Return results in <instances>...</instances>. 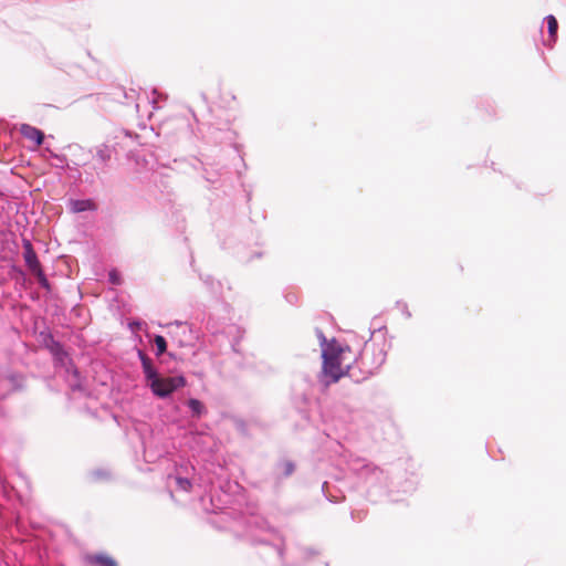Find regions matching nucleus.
Wrapping results in <instances>:
<instances>
[{
  "label": "nucleus",
  "instance_id": "1",
  "mask_svg": "<svg viewBox=\"0 0 566 566\" xmlns=\"http://www.w3.org/2000/svg\"><path fill=\"white\" fill-rule=\"evenodd\" d=\"M385 343L366 342L358 357L346 366V374L359 382L373 376L386 361Z\"/></svg>",
  "mask_w": 566,
  "mask_h": 566
},
{
  "label": "nucleus",
  "instance_id": "2",
  "mask_svg": "<svg viewBox=\"0 0 566 566\" xmlns=\"http://www.w3.org/2000/svg\"><path fill=\"white\" fill-rule=\"evenodd\" d=\"M137 356L142 364L146 386L155 397L169 398L175 391L186 386V378L182 375L161 376L145 352L138 349Z\"/></svg>",
  "mask_w": 566,
  "mask_h": 566
},
{
  "label": "nucleus",
  "instance_id": "3",
  "mask_svg": "<svg viewBox=\"0 0 566 566\" xmlns=\"http://www.w3.org/2000/svg\"><path fill=\"white\" fill-rule=\"evenodd\" d=\"M347 467L368 488L387 489L389 476L380 467L360 457L350 455Z\"/></svg>",
  "mask_w": 566,
  "mask_h": 566
},
{
  "label": "nucleus",
  "instance_id": "4",
  "mask_svg": "<svg viewBox=\"0 0 566 566\" xmlns=\"http://www.w3.org/2000/svg\"><path fill=\"white\" fill-rule=\"evenodd\" d=\"M50 349L54 357V360L62 366H66V373L69 374L67 381L71 389L73 391L82 390L83 388L80 381V371L73 365L62 343L52 339V345Z\"/></svg>",
  "mask_w": 566,
  "mask_h": 566
},
{
  "label": "nucleus",
  "instance_id": "5",
  "mask_svg": "<svg viewBox=\"0 0 566 566\" xmlns=\"http://www.w3.org/2000/svg\"><path fill=\"white\" fill-rule=\"evenodd\" d=\"M169 335L178 342L179 346H186L195 338L189 324L179 321L169 324Z\"/></svg>",
  "mask_w": 566,
  "mask_h": 566
},
{
  "label": "nucleus",
  "instance_id": "6",
  "mask_svg": "<svg viewBox=\"0 0 566 566\" xmlns=\"http://www.w3.org/2000/svg\"><path fill=\"white\" fill-rule=\"evenodd\" d=\"M114 149L113 147L102 144L96 147V151L94 155V164L93 169L96 171L97 176L99 174H103L106 171V168L108 167V163L112 159Z\"/></svg>",
  "mask_w": 566,
  "mask_h": 566
},
{
  "label": "nucleus",
  "instance_id": "7",
  "mask_svg": "<svg viewBox=\"0 0 566 566\" xmlns=\"http://www.w3.org/2000/svg\"><path fill=\"white\" fill-rule=\"evenodd\" d=\"M295 471V464L291 460H280L275 463L272 472V479L275 485H279L280 482L289 478Z\"/></svg>",
  "mask_w": 566,
  "mask_h": 566
},
{
  "label": "nucleus",
  "instance_id": "8",
  "mask_svg": "<svg viewBox=\"0 0 566 566\" xmlns=\"http://www.w3.org/2000/svg\"><path fill=\"white\" fill-rule=\"evenodd\" d=\"M22 247H23V259L25 265L31 272H34L41 269V263L39 261L38 254L31 243V241L27 238H22Z\"/></svg>",
  "mask_w": 566,
  "mask_h": 566
},
{
  "label": "nucleus",
  "instance_id": "9",
  "mask_svg": "<svg viewBox=\"0 0 566 566\" xmlns=\"http://www.w3.org/2000/svg\"><path fill=\"white\" fill-rule=\"evenodd\" d=\"M345 359H332V358L323 359V366H322L323 374L326 377L331 378V382H336L345 374L340 368V364Z\"/></svg>",
  "mask_w": 566,
  "mask_h": 566
},
{
  "label": "nucleus",
  "instance_id": "10",
  "mask_svg": "<svg viewBox=\"0 0 566 566\" xmlns=\"http://www.w3.org/2000/svg\"><path fill=\"white\" fill-rule=\"evenodd\" d=\"M349 346L342 347L337 344L336 339L333 338L329 344L322 348V358L327 359H345L346 353H350Z\"/></svg>",
  "mask_w": 566,
  "mask_h": 566
},
{
  "label": "nucleus",
  "instance_id": "11",
  "mask_svg": "<svg viewBox=\"0 0 566 566\" xmlns=\"http://www.w3.org/2000/svg\"><path fill=\"white\" fill-rule=\"evenodd\" d=\"M20 133L24 138L34 142L36 146H41L44 142V133L29 124H22L20 127Z\"/></svg>",
  "mask_w": 566,
  "mask_h": 566
},
{
  "label": "nucleus",
  "instance_id": "12",
  "mask_svg": "<svg viewBox=\"0 0 566 566\" xmlns=\"http://www.w3.org/2000/svg\"><path fill=\"white\" fill-rule=\"evenodd\" d=\"M85 560L93 566H117L116 560L105 554L87 555Z\"/></svg>",
  "mask_w": 566,
  "mask_h": 566
},
{
  "label": "nucleus",
  "instance_id": "13",
  "mask_svg": "<svg viewBox=\"0 0 566 566\" xmlns=\"http://www.w3.org/2000/svg\"><path fill=\"white\" fill-rule=\"evenodd\" d=\"M547 23L548 31V41L545 42V45H553L557 40V31H558V22L557 19L553 14H548L544 19Z\"/></svg>",
  "mask_w": 566,
  "mask_h": 566
},
{
  "label": "nucleus",
  "instance_id": "14",
  "mask_svg": "<svg viewBox=\"0 0 566 566\" xmlns=\"http://www.w3.org/2000/svg\"><path fill=\"white\" fill-rule=\"evenodd\" d=\"M94 208L95 205L91 199H76L71 201V210L73 212H84L93 210Z\"/></svg>",
  "mask_w": 566,
  "mask_h": 566
},
{
  "label": "nucleus",
  "instance_id": "15",
  "mask_svg": "<svg viewBox=\"0 0 566 566\" xmlns=\"http://www.w3.org/2000/svg\"><path fill=\"white\" fill-rule=\"evenodd\" d=\"M187 407L191 411L192 417L200 418L203 412H206V408L203 403L197 398H190L187 401Z\"/></svg>",
  "mask_w": 566,
  "mask_h": 566
},
{
  "label": "nucleus",
  "instance_id": "16",
  "mask_svg": "<svg viewBox=\"0 0 566 566\" xmlns=\"http://www.w3.org/2000/svg\"><path fill=\"white\" fill-rule=\"evenodd\" d=\"M200 279L210 293L218 294L220 292L221 283L214 280L211 275H200Z\"/></svg>",
  "mask_w": 566,
  "mask_h": 566
},
{
  "label": "nucleus",
  "instance_id": "17",
  "mask_svg": "<svg viewBox=\"0 0 566 566\" xmlns=\"http://www.w3.org/2000/svg\"><path fill=\"white\" fill-rule=\"evenodd\" d=\"M273 552L275 553L277 559L285 566H287L286 559H285V548H284V541L283 538H279L276 543H273L271 546Z\"/></svg>",
  "mask_w": 566,
  "mask_h": 566
},
{
  "label": "nucleus",
  "instance_id": "18",
  "mask_svg": "<svg viewBox=\"0 0 566 566\" xmlns=\"http://www.w3.org/2000/svg\"><path fill=\"white\" fill-rule=\"evenodd\" d=\"M154 344L156 346V356L157 357H160L163 354L166 353L167 350V340L164 336L161 335H155L154 337Z\"/></svg>",
  "mask_w": 566,
  "mask_h": 566
},
{
  "label": "nucleus",
  "instance_id": "19",
  "mask_svg": "<svg viewBox=\"0 0 566 566\" xmlns=\"http://www.w3.org/2000/svg\"><path fill=\"white\" fill-rule=\"evenodd\" d=\"M169 479H174L176 486L181 491L187 492L191 489V482L188 478L176 475V476H169Z\"/></svg>",
  "mask_w": 566,
  "mask_h": 566
},
{
  "label": "nucleus",
  "instance_id": "20",
  "mask_svg": "<svg viewBox=\"0 0 566 566\" xmlns=\"http://www.w3.org/2000/svg\"><path fill=\"white\" fill-rule=\"evenodd\" d=\"M32 273L36 276L41 287H43L45 290H50V282H49L48 277L45 276L42 268Z\"/></svg>",
  "mask_w": 566,
  "mask_h": 566
},
{
  "label": "nucleus",
  "instance_id": "21",
  "mask_svg": "<svg viewBox=\"0 0 566 566\" xmlns=\"http://www.w3.org/2000/svg\"><path fill=\"white\" fill-rule=\"evenodd\" d=\"M108 281L113 285H120L123 283L120 273L116 269H112L108 272Z\"/></svg>",
  "mask_w": 566,
  "mask_h": 566
},
{
  "label": "nucleus",
  "instance_id": "22",
  "mask_svg": "<svg viewBox=\"0 0 566 566\" xmlns=\"http://www.w3.org/2000/svg\"><path fill=\"white\" fill-rule=\"evenodd\" d=\"M322 492L324 493L325 497L329 501V502H333V503H337L339 501V497L337 496H334L332 494H329L328 492V483L327 482H324L323 485H322Z\"/></svg>",
  "mask_w": 566,
  "mask_h": 566
},
{
  "label": "nucleus",
  "instance_id": "23",
  "mask_svg": "<svg viewBox=\"0 0 566 566\" xmlns=\"http://www.w3.org/2000/svg\"><path fill=\"white\" fill-rule=\"evenodd\" d=\"M143 325H144V322H142V321H132L128 323V326L132 332L142 329Z\"/></svg>",
  "mask_w": 566,
  "mask_h": 566
},
{
  "label": "nucleus",
  "instance_id": "24",
  "mask_svg": "<svg viewBox=\"0 0 566 566\" xmlns=\"http://www.w3.org/2000/svg\"><path fill=\"white\" fill-rule=\"evenodd\" d=\"M316 334H317V337L319 339V344H321L322 348L324 346H326L327 344H329V342L327 340L326 336L324 335V333L319 328L316 329Z\"/></svg>",
  "mask_w": 566,
  "mask_h": 566
},
{
  "label": "nucleus",
  "instance_id": "25",
  "mask_svg": "<svg viewBox=\"0 0 566 566\" xmlns=\"http://www.w3.org/2000/svg\"><path fill=\"white\" fill-rule=\"evenodd\" d=\"M237 333L239 334L238 338H235L233 342H231V348L234 350V352H238V348H237V345L239 343V340L242 338V334L243 332L240 331V328L238 327H233Z\"/></svg>",
  "mask_w": 566,
  "mask_h": 566
},
{
  "label": "nucleus",
  "instance_id": "26",
  "mask_svg": "<svg viewBox=\"0 0 566 566\" xmlns=\"http://www.w3.org/2000/svg\"><path fill=\"white\" fill-rule=\"evenodd\" d=\"M93 476L96 480L105 479L108 476V472L105 470H95V471H93Z\"/></svg>",
  "mask_w": 566,
  "mask_h": 566
},
{
  "label": "nucleus",
  "instance_id": "27",
  "mask_svg": "<svg viewBox=\"0 0 566 566\" xmlns=\"http://www.w3.org/2000/svg\"><path fill=\"white\" fill-rule=\"evenodd\" d=\"M285 298L291 304H295L297 302V296L295 294H287Z\"/></svg>",
  "mask_w": 566,
  "mask_h": 566
},
{
  "label": "nucleus",
  "instance_id": "28",
  "mask_svg": "<svg viewBox=\"0 0 566 566\" xmlns=\"http://www.w3.org/2000/svg\"><path fill=\"white\" fill-rule=\"evenodd\" d=\"M263 524L269 533L277 534V531L274 527L270 526L266 522H264Z\"/></svg>",
  "mask_w": 566,
  "mask_h": 566
},
{
  "label": "nucleus",
  "instance_id": "29",
  "mask_svg": "<svg viewBox=\"0 0 566 566\" xmlns=\"http://www.w3.org/2000/svg\"><path fill=\"white\" fill-rule=\"evenodd\" d=\"M314 554H316V553L314 551H312V549H307L306 551V555H308V556L314 555Z\"/></svg>",
  "mask_w": 566,
  "mask_h": 566
},
{
  "label": "nucleus",
  "instance_id": "30",
  "mask_svg": "<svg viewBox=\"0 0 566 566\" xmlns=\"http://www.w3.org/2000/svg\"><path fill=\"white\" fill-rule=\"evenodd\" d=\"M207 181H210V182H213V179H211L210 177H206Z\"/></svg>",
  "mask_w": 566,
  "mask_h": 566
},
{
  "label": "nucleus",
  "instance_id": "31",
  "mask_svg": "<svg viewBox=\"0 0 566 566\" xmlns=\"http://www.w3.org/2000/svg\"><path fill=\"white\" fill-rule=\"evenodd\" d=\"M260 543L268 544V542L265 539H260Z\"/></svg>",
  "mask_w": 566,
  "mask_h": 566
},
{
  "label": "nucleus",
  "instance_id": "32",
  "mask_svg": "<svg viewBox=\"0 0 566 566\" xmlns=\"http://www.w3.org/2000/svg\"><path fill=\"white\" fill-rule=\"evenodd\" d=\"M151 103L155 105L157 103V99L156 98H153L151 99Z\"/></svg>",
  "mask_w": 566,
  "mask_h": 566
}]
</instances>
